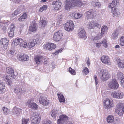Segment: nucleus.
Here are the masks:
<instances>
[{
    "instance_id": "obj_1",
    "label": "nucleus",
    "mask_w": 124,
    "mask_h": 124,
    "mask_svg": "<svg viewBox=\"0 0 124 124\" xmlns=\"http://www.w3.org/2000/svg\"><path fill=\"white\" fill-rule=\"evenodd\" d=\"M82 4L81 0H66L65 8L67 10H69L71 7H80Z\"/></svg>"
},
{
    "instance_id": "obj_2",
    "label": "nucleus",
    "mask_w": 124,
    "mask_h": 124,
    "mask_svg": "<svg viewBox=\"0 0 124 124\" xmlns=\"http://www.w3.org/2000/svg\"><path fill=\"white\" fill-rule=\"evenodd\" d=\"M7 73L9 74V75L6 76L5 81L6 82V84L8 85H11L12 84V81L10 77L12 78H15L16 76L14 75V71L13 69L11 68H8L7 69Z\"/></svg>"
},
{
    "instance_id": "obj_3",
    "label": "nucleus",
    "mask_w": 124,
    "mask_h": 124,
    "mask_svg": "<svg viewBox=\"0 0 124 124\" xmlns=\"http://www.w3.org/2000/svg\"><path fill=\"white\" fill-rule=\"evenodd\" d=\"M119 4L118 1V0H114L113 1L112 3L110 4L109 7L112 8V13L114 16H117L119 14V13L117 12L118 10L116 8L117 5Z\"/></svg>"
},
{
    "instance_id": "obj_4",
    "label": "nucleus",
    "mask_w": 124,
    "mask_h": 124,
    "mask_svg": "<svg viewBox=\"0 0 124 124\" xmlns=\"http://www.w3.org/2000/svg\"><path fill=\"white\" fill-rule=\"evenodd\" d=\"M99 77L103 81L107 80L109 77L108 71L105 70H102L99 73Z\"/></svg>"
},
{
    "instance_id": "obj_5",
    "label": "nucleus",
    "mask_w": 124,
    "mask_h": 124,
    "mask_svg": "<svg viewBox=\"0 0 124 124\" xmlns=\"http://www.w3.org/2000/svg\"><path fill=\"white\" fill-rule=\"evenodd\" d=\"M37 114L35 112L32 113L31 115L30 119L32 122L38 124L39 123L41 117L40 115Z\"/></svg>"
},
{
    "instance_id": "obj_6",
    "label": "nucleus",
    "mask_w": 124,
    "mask_h": 124,
    "mask_svg": "<svg viewBox=\"0 0 124 124\" xmlns=\"http://www.w3.org/2000/svg\"><path fill=\"white\" fill-rule=\"evenodd\" d=\"M115 111L119 116H121L123 114L124 112V105L122 102H119L117 104Z\"/></svg>"
},
{
    "instance_id": "obj_7",
    "label": "nucleus",
    "mask_w": 124,
    "mask_h": 124,
    "mask_svg": "<svg viewBox=\"0 0 124 124\" xmlns=\"http://www.w3.org/2000/svg\"><path fill=\"white\" fill-rule=\"evenodd\" d=\"M105 104L104 106V108L108 112L109 111L110 109L113 106V100L111 99H106L105 101Z\"/></svg>"
},
{
    "instance_id": "obj_8",
    "label": "nucleus",
    "mask_w": 124,
    "mask_h": 124,
    "mask_svg": "<svg viewBox=\"0 0 124 124\" xmlns=\"http://www.w3.org/2000/svg\"><path fill=\"white\" fill-rule=\"evenodd\" d=\"M88 19H93L96 15V12L94 9H91L86 12L85 14Z\"/></svg>"
},
{
    "instance_id": "obj_9",
    "label": "nucleus",
    "mask_w": 124,
    "mask_h": 124,
    "mask_svg": "<svg viewBox=\"0 0 124 124\" xmlns=\"http://www.w3.org/2000/svg\"><path fill=\"white\" fill-rule=\"evenodd\" d=\"M8 40L6 38H3L0 40V46L2 49L3 50H6L7 48L8 44Z\"/></svg>"
},
{
    "instance_id": "obj_10",
    "label": "nucleus",
    "mask_w": 124,
    "mask_h": 124,
    "mask_svg": "<svg viewBox=\"0 0 124 124\" xmlns=\"http://www.w3.org/2000/svg\"><path fill=\"white\" fill-rule=\"evenodd\" d=\"M108 86L111 89H116L118 88L119 85L116 80L113 79L108 83Z\"/></svg>"
},
{
    "instance_id": "obj_11",
    "label": "nucleus",
    "mask_w": 124,
    "mask_h": 124,
    "mask_svg": "<svg viewBox=\"0 0 124 124\" xmlns=\"http://www.w3.org/2000/svg\"><path fill=\"white\" fill-rule=\"evenodd\" d=\"M74 27V25L73 22L70 21L66 23L64 28L66 31H70L73 30Z\"/></svg>"
},
{
    "instance_id": "obj_12",
    "label": "nucleus",
    "mask_w": 124,
    "mask_h": 124,
    "mask_svg": "<svg viewBox=\"0 0 124 124\" xmlns=\"http://www.w3.org/2000/svg\"><path fill=\"white\" fill-rule=\"evenodd\" d=\"M68 120V117L66 115H61L60 116V119L57 120L58 124H64V123L66 124Z\"/></svg>"
},
{
    "instance_id": "obj_13",
    "label": "nucleus",
    "mask_w": 124,
    "mask_h": 124,
    "mask_svg": "<svg viewBox=\"0 0 124 124\" xmlns=\"http://www.w3.org/2000/svg\"><path fill=\"white\" fill-rule=\"evenodd\" d=\"M62 36V32L61 31H59L54 34L53 37V39L55 41H59L61 39Z\"/></svg>"
},
{
    "instance_id": "obj_14",
    "label": "nucleus",
    "mask_w": 124,
    "mask_h": 124,
    "mask_svg": "<svg viewBox=\"0 0 124 124\" xmlns=\"http://www.w3.org/2000/svg\"><path fill=\"white\" fill-rule=\"evenodd\" d=\"M111 95L113 98L118 99H121L123 97V93L120 91L112 92Z\"/></svg>"
},
{
    "instance_id": "obj_15",
    "label": "nucleus",
    "mask_w": 124,
    "mask_h": 124,
    "mask_svg": "<svg viewBox=\"0 0 124 124\" xmlns=\"http://www.w3.org/2000/svg\"><path fill=\"white\" fill-rule=\"evenodd\" d=\"M96 26L100 28L101 27V25L97 23L95 21H92L87 25V27L89 29H93Z\"/></svg>"
},
{
    "instance_id": "obj_16",
    "label": "nucleus",
    "mask_w": 124,
    "mask_h": 124,
    "mask_svg": "<svg viewBox=\"0 0 124 124\" xmlns=\"http://www.w3.org/2000/svg\"><path fill=\"white\" fill-rule=\"evenodd\" d=\"M114 62L117 64L118 67L120 68H123L124 67V64L122 60L118 57L115 58L114 59Z\"/></svg>"
},
{
    "instance_id": "obj_17",
    "label": "nucleus",
    "mask_w": 124,
    "mask_h": 124,
    "mask_svg": "<svg viewBox=\"0 0 124 124\" xmlns=\"http://www.w3.org/2000/svg\"><path fill=\"white\" fill-rule=\"evenodd\" d=\"M40 103L43 105H47L49 103V100L44 96H41L39 99Z\"/></svg>"
},
{
    "instance_id": "obj_18",
    "label": "nucleus",
    "mask_w": 124,
    "mask_h": 124,
    "mask_svg": "<svg viewBox=\"0 0 124 124\" xmlns=\"http://www.w3.org/2000/svg\"><path fill=\"white\" fill-rule=\"evenodd\" d=\"M52 4L55 10L60 9L61 8L62 3L59 0L54 1L52 3Z\"/></svg>"
},
{
    "instance_id": "obj_19",
    "label": "nucleus",
    "mask_w": 124,
    "mask_h": 124,
    "mask_svg": "<svg viewBox=\"0 0 124 124\" xmlns=\"http://www.w3.org/2000/svg\"><path fill=\"white\" fill-rule=\"evenodd\" d=\"M44 47H46L47 50L49 51L55 49L56 47L55 44L51 43H48L44 46Z\"/></svg>"
},
{
    "instance_id": "obj_20",
    "label": "nucleus",
    "mask_w": 124,
    "mask_h": 124,
    "mask_svg": "<svg viewBox=\"0 0 124 124\" xmlns=\"http://www.w3.org/2000/svg\"><path fill=\"white\" fill-rule=\"evenodd\" d=\"M78 37L85 39L86 38L85 32L84 29H80L78 33Z\"/></svg>"
},
{
    "instance_id": "obj_21",
    "label": "nucleus",
    "mask_w": 124,
    "mask_h": 124,
    "mask_svg": "<svg viewBox=\"0 0 124 124\" xmlns=\"http://www.w3.org/2000/svg\"><path fill=\"white\" fill-rule=\"evenodd\" d=\"M15 26L14 24H12L10 26L8 31V35L11 38H12L14 35V32L15 29Z\"/></svg>"
},
{
    "instance_id": "obj_22",
    "label": "nucleus",
    "mask_w": 124,
    "mask_h": 124,
    "mask_svg": "<svg viewBox=\"0 0 124 124\" xmlns=\"http://www.w3.org/2000/svg\"><path fill=\"white\" fill-rule=\"evenodd\" d=\"M37 29V25L34 21H33L30 23V26L29 27V30L32 32L36 31Z\"/></svg>"
},
{
    "instance_id": "obj_23",
    "label": "nucleus",
    "mask_w": 124,
    "mask_h": 124,
    "mask_svg": "<svg viewBox=\"0 0 124 124\" xmlns=\"http://www.w3.org/2000/svg\"><path fill=\"white\" fill-rule=\"evenodd\" d=\"M101 59V61L104 64L108 65L111 64V62L109 60L108 56L103 55Z\"/></svg>"
},
{
    "instance_id": "obj_24",
    "label": "nucleus",
    "mask_w": 124,
    "mask_h": 124,
    "mask_svg": "<svg viewBox=\"0 0 124 124\" xmlns=\"http://www.w3.org/2000/svg\"><path fill=\"white\" fill-rule=\"evenodd\" d=\"M21 111V109L15 107L13 109L12 114L13 115H16V116H19L20 113Z\"/></svg>"
},
{
    "instance_id": "obj_25",
    "label": "nucleus",
    "mask_w": 124,
    "mask_h": 124,
    "mask_svg": "<svg viewBox=\"0 0 124 124\" xmlns=\"http://www.w3.org/2000/svg\"><path fill=\"white\" fill-rule=\"evenodd\" d=\"M44 59L43 57L41 56H36L34 58V61L37 64H39L43 62Z\"/></svg>"
},
{
    "instance_id": "obj_26",
    "label": "nucleus",
    "mask_w": 124,
    "mask_h": 124,
    "mask_svg": "<svg viewBox=\"0 0 124 124\" xmlns=\"http://www.w3.org/2000/svg\"><path fill=\"white\" fill-rule=\"evenodd\" d=\"M36 44V39H32L30 40L29 42L28 43V45L29 48H31L34 47Z\"/></svg>"
},
{
    "instance_id": "obj_27",
    "label": "nucleus",
    "mask_w": 124,
    "mask_h": 124,
    "mask_svg": "<svg viewBox=\"0 0 124 124\" xmlns=\"http://www.w3.org/2000/svg\"><path fill=\"white\" fill-rule=\"evenodd\" d=\"M17 89V88H16L14 89V91L15 92H20L21 93H25L26 92V90L24 87H23V86H21V87H20L19 88Z\"/></svg>"
},
{
    "instance_id": "obj_28",
    "label": "nucleus",
    "mask_w": 124,
    "mask_h": 124,
    "mask_svg": "<svg viewBox=\"0 0 124 124\" xmlns=\"http://www.w3.org/2000/svg\"><path fill=\"white\" fill-rule=\"evenodd\" d=\"M22 39L21 38H17L15 39L12 42L15 46H16L18 45H20V44L22 41Z\"/></svg>"
},
{
    "instance_id": "obj_29",
    "label": "nucleus",
    "mask_w": 124,
    "mask_h": 124,
    "mask_svg": "<svg viewBox=\"0 0 124 124\" xmlns=\"http://www.w3.org/2000/svg\"><path fill=\"white\" fill-rule=\"evenodd\" d=\"M92 4L93 6L95 8H99L101 6L100 3L97 0L93 1Z\"/></svg>"
},
{
    "instance_id": "obj_30",
    "label": "nucleus",
    "mask_w": 124,
    "mask_h": 124,
    "mask_svg": "<svg viewBox=\"0 0 124 124\" xmlns=\"http://www.w3.org/2000/svg\"><path fill=\"white\" fill-rule=\"evenodd\" d=\"M119 30L116 29L112 34L111 38L114 39H116L117 38L118 35L119 33Z\"/></svg>"
},
{
    "instance_id": "obj_31",
    "label": "nucleus",
    "mask_w": 124,
    "mask_h": 124,
    "mask_svg": "<svg viewBox=\"0 0 124 124\" xmlns=\"http://www.w3.org/2000/svg\"><path fill=\"white\" fill-rule=\"evenodd\" d=\"M20 59L22 60L27 61L29 59V56L26 54H24L23 55L21 54L19 56Z\"/></svg>"
},
{
    "instance_id": "obj_32",
    "label": "nucleus",
    "mask_w": 124,
    "mask_h": 124,
    "mask_svg": "<svg viewBox=\"0 0 124 124\" xmlns=\"http://www.w3.org/2000/svg\"><path fill=\"white\" fill-rule=\"evenodd\" d=\"M71 15L72 17H74L75 18L77 19L80 18L82 16V14L75 12L72 13Z\"/></svg>"
},
{
    "instance_id": "obj_33",
    "label": "nucleus",
    "mask_w": 124,
    "mask_h": 124,
    "mask_svg": "<svg viewBox=\"0 0 124 124\" xmlns=\"http://www.w3.org/2000/svg\"><path fill=\"white\" fill-rule=\"evenodd\" d=\"M57 95L60 102H65V100L62 94L58 93Z\"/></svg>"
},
{
    "instance_id": "obj_34",
    "label": "nucleus",
    "mask_w": 124,
    "mask_h": 124,
    "mask_svg": "<svg viewBox=\"0 0 124 124\" xmlns=\"http://www.w3.org/2000/svg\"><path fill=\"white\" fill-rule=\"evenodd\" d=\"M59 112L57 110L54 109L52 110L51 115L53 117H55L59 114Z\"/></svg>"
},
{
    "instance_id": "obj_35",
    "label": "nucleus",
    "mask_w": 124,
    "mask_h": 124,
    "mask_svg": "<svg viewBox=\"0 0 124 124\" xmlns=\"http://www.w3.org/2000/svg\"><path fill=\"white\" fill-rule=\"evenodd\" d=\"M6 89L4 84L0 81V93L5 92Z\"/></svg>"
},
{
    "instance_id": "obj_36",
    "label": "nucleus",
    "mask_w": 124,
    "mask_h": 124,
    "mask_svg": "<svg viewBox=\"0 0 124 124\" xmlns=\"http://www.w3.org/2000/svg\"><path fill=\"white\" fill-rule=\"evenodd\" d=\"M107 121L108 123H111L114 121V118L113 116L111 115H109L108 116Z\"/></svg>"
},
{
    "instance_id": "obj_37",
    "label": "nucleus",
    "mask_w": 124,
    "mask_h": 124,
    "mask_svg": "<svg viewBox=\"0 0 124 124\" xmlns=\"http://www.w3.org/2000/svg\"><path fill=\"white\" fill-rule=\"evenodd\" d=\"M108 28L106 26H103L101 29V35L103 36V35L105 33H106L107 31Z\"/></svg>"
},
{
    "instance_id": "obj_38",
    "label": "nucleus",
    "mask_w": 124,
    "mask_h": 124,
    "mask_svg": "<svg viewBox=\"0 0 124 124\" xmlns=\"http://www.w3.org/2000/svg\"><path fill=\"white\" fill-rule=\"evenodd\" d=\"M14 53V49H12L8 51L7 54L8 56L11 57L15 55Z\"/></svg>"
},
{
    "instance_id": "obj_39",
    "label": "nucleus",
    "mask_w": 124,
    "mask_h": 124,
    "mask_svg": "<svg viewBox=\"0 0 124 124\" xmlns=\"http://www.w3.org/2000/svg\"><path fill=\"white\" fill-rule=\"evenodd\" d=\"M117 78L119 80H121L124 78L123 73L120 72H118L117 75Z\"/></svg>"
},
{
    "instance_id": "obj_40",
    "label": "nucleus",
    "mask_w": 124,
    "mask_h": 124,
    "mask_svg": "<svg viewBox=\"0 0 124 124\" xmlns=\"http://www.w3.org/2000/svg\"><path fill=\"white\" fill-rule=\"evenodd\" d=\"M27 16L26 14L25 13L23 14V15L19 17L18 20L20 21H23L26 18Z\"/></svg>"
},
{
    "instance_id": "obj_41",
    "label": "nucleus",
    "mask_w": 124,
    "mask_h": 124,
    "mask_svg": "<svg viewBox=\"0 0 124 124\" xmlns=\"http://www.w3.org/2000/svg\"><path fill=\"white\" fill-rule=\"evenodd\" d=\"M39 24L41 25V27H44L46 24V22L45 20H42L39 22Z\"/></svg>"
},
{
    "instance_id": "obj_42",
    "label": "nucleus",
    "mask_w": 124,
    "mask_h": 124,
    "mask_svg": "<svg viewBox=\"0 0 124 124\" xmlns=\"http://www.w3.org/2000/svg\"><path fill=\"white\" fill-rule=\"evenodd\" d=\"M20 46L21 47L26 48L27 47V45L26 42L23 41L22 40V41L20 44Z\"/></svg>"
},
{
    "instance_id": "obj_43",
    "label": "nucleus",
    "mask_w": 124,
    "mask_h": 124,
    "mask_svg": "<svg viewBox=\"0 0 124 124\" xmlns=\"http://www.w3.org/2000/svg\"><path fill=\"white\" fill-rule=\"evenodd\" d=\"M5 24L3 22H0V27L4 30H6Z\"/></svg>"
},
{
    "instance_id": "obj_44",
    "label": "nucleus",
    "mask_w": 124,
    "mask_h": 124,
    "mask_svg": "<svg viewBox=\"0 0 124 124\" xmlns=\"http://www.w3.org/2000/svg\"><path fill=\"white\" fill-rule=\"evenodd\" d=\"M4 112L3 113L5 115L8 114L9 112V109L5 107H3L2 109Z\"/></svg>"
},
{
    "instance_id": "obj_45",
    "label": "nucleus",
    "mask_w": 124,
    "mask_h": 124,
    "mask_svg": "<svg viewBox=\"0 0 124 124\" xmlns=\"http://www.w3.org/2000/svg\"><path fill=\"white\" fill-rule=\"evenodd\" d=\"M82 72L84 74L86 75L88 73L89 71L87 68L85 67L84 69L82 71Z\"/></svg>"
},
{
    "instance_id": "obj_46",
    "label": "nucleus",
    "mask_w": 124,
    "mask_h": 124,
    "mask_svg": "<svg viewBox=\"0 0 124 124\" xmlns=\"http://www.w3.org/2000/svg\"><path fill=\"white\" fill-rule=\"evenodd\" d=\"M31 107L34 109H36L38 108V105L35 103H31Z\"/></svg>"
},
{
    "instance_id": "obj_47",
    "label": "nucleus",
    "mask_w": 124,
    "mask_h": 124,
    "mask_svg": "<svg viewBox=\"0 0 124 124\" xmlns=\"http://www.w3.org/2000/svg\"><path fill=\"white\" fill-rule=\"evenodd\" d=\"M69 71L71 74L72 75H75L76 74V72L73 69L70 67L69 68Z\"/></svg>"
},
{
    "instance_id": "obj_48",
    "label": "nucleus",
    "mask_w": 124,
    "mask_h": 124,
    "mask_svg": "<svg viewBox=\"0 0 124 124\" xmlns=\"http://www.w3.org/2000/svg\"><path fill=\"white\" fill-rule=\"evenodd\" d=\"M120 44L122 46H124V37L122 36L120 39Z\"/></svg>"
},
{
    "instance_id": "obj_49",
    "label": "nucleus",
    "mask_w": 124,
    "mask_h": 124,
    "mask_svg": "<svg viewBox=\"0 0 124 124\" xmlns=\"http://www.w3.org/2000/svg\"><path fill=\"white\" fill-rule=\"evenodd\" d=\"M107 41L105 39L102 42V43L103 44V46L105 48H107L108 46L107 43Z\"/></svg>"
},
{
    "instance_id": "obj_50",
    "label": "nucleus",
    "mask_w": 124,
    "mask_h": 124,
    "mask_svg": "<svg viewBox=\"0 0 124 124\" xmlns=\"http://www.w3.org/2000/svg\"><path fill=\"white\" fill-rule=\"evenodd\" d=\"M21 12V11L19 8H18L14 12V13L15 15H17L19 13Z\"/></svg>"
},
{
    "instance_id": "obj_51",
    "label": "nucleus",
    "mask_w": 124,
    "mask_h": 124,
    "mask_svg": "<svg viewBox=\"0 0 124 124\" xmlns=\"http://www.w3.org/2000/svg\"><path fill=\"white\" fill-rule=\"evenodd\" d=\"M29 120L28 119H25V118H23L22 119V124H27Z\"/></svg>"
},
{
    "instance_id": "obj_52",
    "label": "nucleus",
    "mask_w": 124,
    "mask_h": 124,
    "mask_svg": "<svg viewBox=\"0 0 124 124\" xmlns=\"http://www.w3.org/2000/svg\"><path fill=\"white\" fill-rule=\"evenodd\" d=\"M94 78L95 81V84L97 85L98 83V79L97 76L95 75L94 76Z\"/></svg>"
},
{
    "instance_id": "obj_53",
    "label": "nucleus",
    "mask_w": 124,
    "mask_h": 124,
    "mask_svg": "<svg viewBox=\"0 0 124 124\" xmlns=\"http://www.w3.org/2000/svg\"><path fill=\"white\" fill-rule=\"evenodd\" d=\"M51 122L49 120H48L45 121L44 122L43 124H51Z\"/></svg>"
},
{
    "instance_id": "obj_54",
    "label": "nucleus",
    "mask_w": 124,
    "mask_h": 124,
    "mask_svg": "<svg viewBox=\"0 0 124 124\" xmlns=\"http://www.w3.org/2000/svg\"><path fill=\"white\" fill-rule=\"evenodd\" d=\"M121 86L124 87V78L122 79L121 81Z\"/></svg>"
},
{
    "instance_id": "obj_55",
    "label": "nucleus",
    "mask_w": 124,
    "mask_h": 124,
    "mask_svg": "<svg viewBox=\"0 0 124 124\" xmlns=\"http://www.w3.org/2000/svg\"><path fill=\"white\" fill-rule=\"evenodd\" d=\"M116 120L118 123H120L121 122V119L119 118H118L116 119Z\"/></svg>"
},
{
    "instance_id": "obj_56",
    "label": "nucleus",
    "mask_w": 124,
    "mask_h": 124,
    "mask_svg": "<svg viewBox=\"0 0 124 124\" xmlns=\"http://www.w3.org/2000/svg\"><path fill=\"white\" fill-rule=\"evenodd\" d=\"M31 99L29 100H28L26 102V104H29L31 102Z\"/></svg>"
},
{
    "instance_id": "obj_57",
    "label": "nucleus",
    "mask_w": 124,
    "mask_h": 124,
    "mask_svg": "<svg viewBox=\"0 0 124 124\" xmlns=\"http://www.w3.org/2000/svg\"><path fill=\"white\" fill-rule=\"evenodd\" d=\"M62 51V50H61L60 49H59L58 50H56L55 51V53H54L56 55L57 54L56 53V52L57 53H58L59 52H61V51Z\"/></svg>"
},
{
    "instance_id": "obj_58",
    "label": "nucleus",
    "mask_w": 124,
    "mask_h": 124,
    "mask_svg": "<svg viewBox=\"0 0 124 124\" xmlns=\"http://www.w3.org/2000/svg\"><path fill=\"white\" fill-rule=\"evenodd\" d=\"M42 7L44 10H46V9L47 6L45 5H44Z\"/></svg>"
},
{
    "instance_id": "obj_59",
    "label": "nucleus",
    "mask_w": 124,
    "mask_h": 124,
    "mask_svg": "<svg viewBox=\"0 0 124 124\" xmlns=\"http://www.w3.org/2000/svg\"><path fill=\"white\" fill-rule=\"evenodd\" d=\"M96 46L98 47H99L101 46V43H98L96 44Z\"/></svg>"
},
{
    "instance_id": "obj_60",
    "label": "nucleus",
    "mask_w": 124,
    "mask_h": 124,
    "mask_svg": "<svg viewBox=\"0 0 124 124\" xmlns=\"http://www.w3.org/2000/svg\"><path fill=\"white\" fill-rule=\"evenodd\" d=\"M99 39V37L98 36H96L94 38V39L95 40H96Z\"/></svg>"
},
{
    "instance_id": "obj_61",
    "label": "nucleus",
    "mask_w": 124,
    "mask_h": 124,
    "mask_svg": "<svg viewBox=\"0 0 124 124\" xmlns=\"http://www.w3.org/2000/svg\"><path fill=\"white\" fill-rule=\"evenodd\" d=\"M44 10V9H43V8L42 7H41L39 9V11H40L42 12Z\"/></svg>"
},
{
    "instance_id": "obj_62",
    "label": "nucleus",
    "mask_w": 124,
    "mask_h": 124,
    "mask_svg": "<svg viewBox=\"0 0 124 124\" xmlns=\"http://www.w3.org/2000/svg\"><path fill=\"white\" fill-rule=\"evenodd\" d=\"M87 64L88 65V66L90 64V61L88 60L87 61Z\"/></svg>"
},
{
    "instance_id": "obj_63",
    "label": "nucleus",
    "mask_w": 124,
    "mask_h": 124,
    "mask_svg": "<svg viewBox=\"0 0 124 124\" xmlns=\"http://www.w3.org/2000/svg\"><path fill=\"white\" fill-rule=\"evenodd\" d=\"M115 47L116 48H119L120 47V46L119 45H117L115 46Z\"/></svg>"
},
{
    "instance_id": "obj_64",
    "label": "nucleus",
    "mask_w": 124,
    "mask_h": 124,
    "mask_svg": "<svg viewBox=\"0 0 124 124\" xmlns=\"http://www.w3.org/2000/svg\"><path fill=\"white\" fill-rule=\"evenodd\" d=\"M41 0L42 1L44 2H46V0Z\"/></svg>"
}]
</instances>
